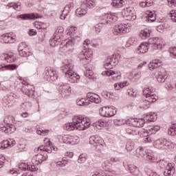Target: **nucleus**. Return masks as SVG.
Segmentation results:
<instances>
[{
    "instance_id": "f257e3e1",
    "label": "nucleus",
    "mask_w": 176,
    "mask_h": 176,
    "mask_svg": "<svg viewBox=\"0 0 176 176\" xmlns=\"http://www.w3.org/2000/svg\"><path fill=\"white\" fill-rule=\"evenodd\" d=\"M91 126V121L90 118L83 116H76L73 117L72 122H67L64 124L63 129L66 131H85Z\"/></svg>"
},
{
    "instance_id": "f03ea898",
    "label": "nucleus",
    "mask_w": 176,
    "mask_h": 176,
    "mask_svg": "<svg viewBox=\"0 0 176 176\" xmlns=\"http://www.w3.org/2000/svg\"><path fill=\"white\" fill-rule=\"evenodd\" d=\"M63 64L62 70L67 80L70 83H79L80 82V76L74 72V62L71 60H65Z\"/></svg>"
},
{
    "instance_id": "7ed1b4c3",
    "label": "nucleus",
    "mask_w": 176,
    "mask_h": 176,
    "mask_svg": "<svg viewBox=\"0 0 176 176\" xmlns=\"http://www.w3.org/2000/svg\"><path fill=\"white\" fill-rule=\"evenodd\" d=\"M153 143H154L155 148L160 151H174L176 148V144L174 142L166 138L158 139Z\"/></svg>"
},
{
    "instance_id": "20e7f679",
    "label": "nucleus",
    "mask_w": 176,
    "mask_h": 176,
    "mask_svg": "<svg viewBox=\"0 0 176 176\" xmlns=\"http://www.w3.org/2000/svg\"><path fill=\"white\" fill-rule=\"evenodd\" d=\"M160 130V126L155 125L150 126L147 130L143 129L140 132V136L143 137V142L147 144L148 142L154 143L156 140L153 138H151V134H155Z\"/></svg>"
},
{
    "instance_id": "39448f33",
    "label": "nucleus",
    "mask_w": 176,
    "mask_h": 176,
    "mask_svg": "<svg viewBox=\"0 0 176 176\" xmlns=\"http://www.w3.org/2000/svg\"><path fill=\"white\" fill-rule=\"evenodd\" d=\"M143 96L145 100L149 104L156 102L159 100V96L155 94V89L152 87H146L143 89Z\"/></svg>"
},
{
    "instance_id": "423d86ee",
    "label": "nucleus",
    "mask_w": 176,
    "mask_h": 176,
    "mask_svg": "<svg viewBox=\"0 0 176 176\" xmlns=\"http://www.w3.org/2000/svg\"><path fill=\"white\" fill-rule=\"evenodd\" d=\"M121 56L119 54H115L109 56L104 61V67L106 69H112L113 67H116L120 61Z\"/></svg>"
},
{
    "instance_id": "0eeeda50",
    "label": "nucleus",
    "mask_w": 176,
    "mask_h": 176,
    "mask_svg": "<svg viewBox=\"0 0 176 176\" xmlns=\"http://www.w3.org/2000/svg\"><path fill=\"white\" fill-rule=\"evenodd\" d=\"M117 112L118 109L113 106H104L99 109V115L102 118H112Z\"/></svg>"
},
{
    "instance_id": "6e6552de",
    "label": "nucleus",
    "mask_w": 176,
    "mask_h": 176,
    "mask_svg": "<svg viewBox=\"0 0 176 176\" xmlns=\"http://www.w3.org/2000/svg\"><path fill=\"white\" fill-rule=\"evenodd\" d=\"M131 30V26L129 23H120L116 25L113 29V34L114 35H123L124 34H129Z\"/></svg>"
},
{
    "instance_id": "1a4fd4ad",
    "label": "nucleus",
    "mask_w": 176,
    "mask_h": 176,
    "mask_svg": "<svg viewBox=\"0 0 176 176\" xmlns=\"http://www.w3.org/2000/svg\"><path fill=\"white\" fill-rule=\"evenodd\" d=\"M60 141L67 145H78L80 142V138L78 135H65L60 138Z\"/></svg>"
},
{
    "instance_id": "9d476101",
    "label": "nucleus",
    "mask_w": 176,
    "mask_h": 176,
    "mask_svg": "<svg viewBox=\"0 0 176 176\" xmlns=\"http://www.w3.org/2000/svg\"><path fill=\"white\" fill-rule=\"evenodd\" d=\"M43 75L45 79H47V80H52V82H54V80H57V79H58V72L54 67H45Z\"/></svg>"
},
{
    "instance_id": "9b49d317",
    "label": "nucleus",
    "mask_w": 176,
    "mask_h": 176,
    "mask_svg": "<svg viewBox=\"0 0 176 176\" xmlns=\"http://www.w3.org/2000/svg\"><path fill=\"white\" fill-rule=\"evenodd\" d=\"M79 57L83 64H89L93 60V50L89 48H83Z\"/></svg>"
},
{
    "instance_id": "f8f14e48",
    "label": "nucleus",
    "mask_w": 176,
    "mask_h": 176,
    "mask_svg": "<svg viewBox=\"0 0 176 176\" xmlns=\"http://www.w3.org/2000/svg\"><path fill=\"white\" fill-rule=\"evenodd\" d=\"M58 91L61 97L65 98V97L71 96L72 89L69 84L62 82L59 85Z\"/></svg>"
},
{
    "instance_id": "ddd939ff",
    "label": "nucleus",
    "mask_w": 176,
    "mask_h": 176,
    "mask_svg": "<svg viewBox=\"0 0 176 176\" xmlns=\"http://www.w3.org/2000/svg\"><path fill=\"white\" fill-rule=\"evenodd\" d=\"M0 41L3 43H14L17 41V36L13 32L6 33L0 36Z\"/></svg>"
},
{
    "instance_id": "4468645a",
    "label": "nucleus",
    "mask_w": 176,
    "mask_h": 176,
    "mask_svg": "<svg viewBox=\"0 0 176 176\" xmlns=\"http://www.w3.org/2000/svg\"><path fill=\"white\" fill-rule=\"evenodd\" d=\"M122 16L124 19L129 21H134L137 19L135 10L132 7H129L122 10Z\"/></svg>"
},
{
    "instance_id": "2eb2a0df",
    "label": "nucleus",
    "mask_w": 176,
    "mask_h": 176,
    "mask_svg": "<svg viewBox=\"0 0 176 176\" xmlns=\"http://www.w3.org/2000/svg\"><path fill=\"white\" fill-rule=\"evenodd\" d=\"M89 143L94 146H99V149H102L105 146V142L98 135H93L89 138Z\"/></svg>"
},
{
    "instance_id": "dca6fc26",
    "label": "nucleus",
    "mask_w": 176,
    "mask_h": 176,
    "mask_svg": "<svg viewBox=\"0 0 176 176\" xmlns=\"http://www.w3.org/2000/svg\"><path fill=\"white\" fill-rule=\"evenodd\" d=\"M44 142H47V144L40 146L38 147V151H43V152H47V153H52V151H57V147L53 146V143H52V141L49 138H45L44 140Z\"/></svg>"
},
{
    "instance_id": "f3484780",
    "label": "nucleus",
    "mask_w": 176,
    "mask_h": 176,
    "mask_svg": "<svg viewBox=\"0 0 176 176\" xmlns=\"http://www.w3.org/2000/svg\"><path fill=\"white\" fill-rule=\"evenodd\" d=\"M77 41H79V36H70V38L68 39V40H66L65 41V46H64V48L65 49H67V50H74V48H72L74 47V45H75V43Z\"/></svg>"
},
{
    "instance_id": "a211bd4d",
    "label": "nucleus",
    "mask_w": 176,
    "mask_h": 176,
    "mask_svg": "<svg viewBox=\"0 0 176 176\" xmlns=\"http://www.w3.org/2000/svg\"><path fill=\"white\" fill-rule=\"evenodd\" d=\"M19 167L20 170H22L23 171H32V173H35L38 170V167H36L35 165H31L28 164L25 162H22L19 164Z\"/></svg>"
},
{
    "instance_id": "6ab92c4d",
    "label": "nucleus",
    "mask_w": 176,
    "mask_h": 176,
    "mask_svg": "<svg viewBox=\"0 0 176 176\" xmlns=\"http://www.w3.org/2000/svg\"><path fill=\"white\" fill-rule=\"evenodd\" d=\"M22 85H24V86L21 89L23 93L29 97L31 96L34 91V87L30 84H27L25 81H23Z\"/></svg>"
},
{
    "instance_id": "aec40b11",
    "label": "nucleus",
    "mask_w": 176,
    "mask_h": 176,
    "mask_svg": "<svg viewBox=\"0 0 176 176\" xmlns=\"http://www.w3.org/2000/svg\"><path fill=\"white\" fill-rule=\"evenodd\" d=\"M87 101L89 102H95V104H100L101 102V98L100 96L94 93H88L87 94Z\"/></svg>"
},
{
    "instance_id": "412c9836",
    "label": "nucleus",
    "mask_w": 176,
    "mask_h": 176,
    "mask_svg": "<svg viewBox=\"0 0 176 176\" xmlns=\"http://www.w3.org/2000/svg\"><path fill=\"white\" fill-rule=\"evenodd\" d=\"M163 65V61L160 59H154L148 64L150 71H155L157 68H160Z\"/></svg>"
},
{
    "instance_id": "4be33fe9",
    "label": "nucleus",
    "mask_w": 176,
    "mask_h": 176,
    "mask_svg": "<svg viewBox=\"0 0 176 176\" xmlns=\"http://www.w3.org/2000/svg\"><path fill=\"white\" fill-rule=\"evenodd\" d=\"M47 160V155L45 153H38L36 155H34L32 160V162H35V164H41L43 162Z\"/></svg>"
},
{
    "instance_id": "5701e85b",
    "label": "nucleus",
    "mask_w": 176,
    "mask_h": 176,
    "mask_svg": "<svg viewBox=\"0 0 176 176\" xmlns=\"http://www.w3.org/2000/svg\"><path fill=\"white\" fill-rule=\"evenodd\" d=\"M74 9V3H70L67 4L63 9L62 14L60 16V20H65L67 19V16L69 14V12Z\"/></svg>"
},
{
    "instance_id": "b1692460",
    "label": "nucleus",
    "mask_w": 176,
    "mask_h": 176,
    "mask_svg": "<svg viewBox=\"0 0 176 176\" xmlns=\"http://www.w3.org/2000/svg\"><path fill=\"white\" fill-rule=\"evenodd\" d=\"M16 17L17 19H21L22 20H34V19L41 18L36 13L22 14L18 15Z\"/></svg>"
},
{
    "instance_id": "393cba45",
    "label": "nucleus",
    "mask_w": 176,
    "mask_h": 176,
    "mask_svg": "<svg viewBox=\"0 0 176 176\" xmlns=\"http://www.w3.org/2000/svg\"><path fill=\"white\" fill-rule=\"evenodd\" d=\"M104 17L107 24L115 23L116 21H118V13L116 12L107 13L104 15Z\"/></svg>"
},
{
    "instance_id": "a878e982",
    "label": "nucleus",
    "mask_w": 176,
    "mask_h": 176,
    "mask_svg": "<svg viewBox=\"0 0 176 176\" xmlns=\"http://www.w3.org/2000/svg\"><path fill=\"white\" fill-rule=\"evenodd\" d=\"M175 174V168L172 163H168L165 168L164 175L165 176H173Z\"/></svg>"
},
{
    "instance_id": "bb28decb",
    "label": "nucleus",
    "mask_w": 176,
    "mask_h": 176,
    "mask_svg": "<svg viewBox=\"0 0 176 176\" xmlns=\"http://www.w3.org/2000/svg\"><path fill=\"white\" fill-rule=\"evenodd\" d=\"M129 124H132L134 127H143L145 124V121L143 119L131 118L129 119Z\"/></svg>"
},
{
    "instance_id": "cd10ccee",
    "label": "nucleus",
    "mask_w": 176,
    "mask_h": 176,
    "mask_svg": "<svg viewBox=\"0 0 176 176\" xmlns=\"http://www.w3.org/2000/svg\"><path fill=\"white\" fill-rule=\"evenodd\" d=\"M0 130L3 133H6V134H12V133H14V131H16V126H14V125L6 124V126H2V124H1Z\"/></svg>"
},
{
    "instance_id": "c85d7f7f",
    "label": "nucleus",
    "mask_w": 176,
    "mask_h": 176,
    "mask_svg": "<svg viewBox=\"0 0 176 176\" xmlns=\"http://www.w3.org/2000/svg\"><path fill=\"white\" fill-rule=\"evenodd\" d=\"M82 5L86 8V9H94L97 6V1L96 0H82Z\"/></svg>"
},
{
    "instance_id": "c756f323",
    "label": "nucleus",
    "mask_w": 176,
    "mask_h": 176,
    "mask_svg": "<svg viewBox=\"0 0 176 176\" xmlns=\"http://www.w3.org/2000/svg\"><path fill=\"white\" fill-rule=\"evenodd\" d=\"M149 43L144 42L142 43L138 47V53H141L142 54H144V53H148V50H149Z\"/></svg>"
},
{
    "instance_id": "7c9ffc66",
    "label": "nucleus",
    "mask_w": 176,
    "mask_h": 176,
    "mask_svg": "<svg viewBox=\"0 0 176 176\" xmlns=\"http://www.w3.org/2000/svg\"><path fill=\"white\" fill-rule=\"evenodd\" d=\"M114 126H124V124H130V119L116 118L113 120Z\"/></svg>"
},
{
    "instance_id": "2f4dec72",
    "label": "nucleus",
    "mask_w": 176,
    "mask_h": 176,
    "mask_svg": "<svg viewBox=\"0 0 176 176\" xmlns=\"http://www.w3.org/2000/svg\"><path fill=\"white\" fill-rule=\"evenodd\" d=\"M76 14L78 16V17H82V16H86L87 14V8L82 4H81V6L76 9Z\"/></svg>"
},
{
    "instance_id": "473e14b6",
    "label": "nucleus",
    "mask_w": 176,
    "mask_h": 176,
    "mask_svg": "<svg viewBox=\"0 0 176 176\" xmlns=\"http://www.w3.org/2000/svg\"><path fill=\"white\" fill-rule=\"evenodd\" d=\"M146 14L147 16H146V21L147 23H154V21H156V15H155V12L152 11H146Z\"/></svg>"
},
{
    "instance_id": "72a5a7b5",
    "label": "nucleus",
    "mask_w": 176,
    "mask_h": 176,
    "mask_svg": "<svg viewBox=\"0 0 176 176\" xmlns=\"http://www.w3.org/2000/svg\"><path fill=\"white\" fill-rule=\"evenodd\" d=\"M155 45L154 47H156L157 50H162L163 47L165 46V43L162 40H159L157 38H154L153 39V43Z\"/></svg>"
},
{
    "instance_id": "f704fd0d",
    "label": "nucleus",
    "mask_w": 176,
    "mask_h": 176,
    "mask_svg": "<svg viewBox=\"0 0 176 176\" xmlns=\"http://www.w3.org/2000/svg\"><path fill=\"white\" fill-rule=\"evenodd\" d=\"M107 126V121L104 120H99L97 122L94 123V127L98 130H102L104 127Z\"/></svg>"
},
{
    "instance_id": "c9c22d12",
    "label": "nucleus",
    "mask_w": 176,
    "mask_h": 176,
    "mask_svg": "<svg viewBox=\"0 0 176 176\" xmlns=\"http://www.w3.org/2000/svg\"><path fill=\"white\" fill-rule=\"evenodd\" d=\"M152 32L151 30L148 28H146L144 30H141L140 33V36L142 39H148L151 36V33Z\"/></svg>"
},
{
    "instance_id": "e433bc0d",
    "label": "nucleus",
    "mask_w": 176,
    "mask_h": 176,
    "mask_svg": "<svg viewBox=\"0 0 176 176\" xmlns=\"http://www.w3.org/2000/svg\"><path fill=\"white\" fill-rule=\"evenodd\" d=\"M3 57L6 61H7V63H14V61H16V58L14 57V55L12 52L3 54Z\"/></svg>"
},
{
    "instance_id": "4c0bfd02",
    "label": "nucleus",
    "mask_w": 176,
    "mask_h": 176,
    "mask_svg": "<svg viewBox=\"0 0 176 176\" xmlns=\"http://www.w3.org/2000/svg\"><path fill=\"white\" fill-rule=\"evenodd\" d=\"M19 66L17 65L12 64V65H0V69L2 71H6V69H9L10 71H13L14 69H17Z\"/></svg>"
},
{
    "instance_id": "58836bf2",
    "label": "nucleus",
    "mask_w": 176,
    "mask_h": 176,
    "mask_svg": "<svg viewBox=\"0 0 176 176\" xmlns=\"http://www.w3.org/2000/svg\"><path fill=\"white\" fill-rule=\"evenodd\" d=\"M144 119L147 122H155L157 120V115L155 113H150L144 116Z\"/></svg>"
},
{
    "instance_id": "ea45409f",
    "label": "nucleus",
    "mask_w": 176,
    "mask_h": 176,
    "mask_svg": "<svg viewBox=\"0 0 176 176\" xmlns=\"http://www.w3.org/2000/svg\"><path fill=\"white\" fill-rule=\"evenodd\" d=\"M156 80L159 83H164L166 82V74L159 72L156 75Z\"/></svg>"
},
{
    "instance_id": "a19ab883",
    "label": "nucleus",
    "mask_w": 176,
    "mask_h": 176,
    "mask_svg": "<svg viewBox=\"0 0 176 176\" xmlns=\"http://www.w3.org/2000/svg\"><path fill=\"white\" fill-rule=\"evenodd\" d=\"M145 155H146V151H145V149L142 147H140L136 150V156L137 157H139V159H142L143 157H145Z\"/></svg>"
},
{
    "instance_id": "79ce46f5",
    "label": "nucleus",
    "mask_w": 176,
    "mask_h": 176,
    "mask_svg": "<svg viewBox=\"0 0 176 176\" xmlns=\"http://www.w3.org/2000/svg\"><path fill=\"white\" fill-rule=\"evenodd\" d=\"M123 3H124V1L123 0H112L111 5L113 8H122Z\"/></svg>"
},
{
    "instance_id": "37998d69",
    "label": "nucleus",
    "mask_w": 176,
    "mask_h": 176,
    "mask_svg": "<svg viewBox=\"0 0 176 176\" xmlns=\"http://www.w3.org/2000/svg\"><path fill=\"white\" fill-rule=\"evenodd\" d=\"M127 134L132 135H137L138 134H140V131L138 129L135 127H130L126 129V130Z\"/></svg>"
},
{
    "instance_id": "c03bdc74",
    "label": "nucleus",
    "mask_w": 176,
    "mask_h": 176,
    "mask_svg": "<svg viewBox=\"0 0 176 176\" xmlns=\"http://www.w3.org/2000/svg\"><path fill=\"white\" fill-rule=\"evenodd\" d=\"M76 104L80 107H83L85 105H89L90 102H87V98H80L76 100Z\"/></svg>"
},
{
    "instance_id": "a18cd8bd",
    "label": "nucleus",
    "mask_w": 176,
    "mask_h": 176,
    "mask_svg": "<svg viewBox=\"0 0 176 176\" xmlns=\"http://www.w3.org/2000/svg\"><path fill=\"white\" fill-rule=\"evenodd\" d=\"M4 123L6 126H13L12 123H14V118L12 116H9L5 118Z\"/></svg>"
},
{
    "instance_id": "49530a36",
    "label": "nucleus",
    "mask_w": 176,
    "mask_h": 176,
    "mask_svg": "<svg viewBox=\"0 0 176 176\" xmlns=\"http://www.w3.org/2000/svg\"><path fill=\"white\" fill-rule=\"evenodd\" d=\"M34 25L38 30H47V25L42 22H34Z\"/></svg>"
},
{
    "instance_id": "de8ad7c7",
    "label": "nucleus",
    "mask_w": 176,
    "mask_h": 176,
    "mask_svg": "<svg viewBox=\"0 0 176 176\" xmlns=\"http://www.w3.org/2000/svg\"><path fill=\"white\" fill-rule=\"evenodd\" d=\"M85 68H87V69L85 72V76L88 78V79H94V73L93 72V70L87 67Z\"/></svg>"
},
{
    "instance_id": "09e8293b",
    "label": "nucleus",
    "mask_w": 176,
    "mask_h": 176,
    "mask_svg": "<svg viewBox=\"0 0 176 176\" xmlns=\"http://www.w3.org/2000/svg\"><path fill=\"white\" fill-rule=\"evenodd\" d=\"M64 32V28L63 26H59L56 28L55 31V36L61 39V36H63V33Z\"/></svg>"
},
{
    "instance_id": "8fccbe9b",
    "label": "nucleus",
    "mask_w": 176,
    "mask_h": 176,
    "mask_svg": "<svg viewBox=\"0 0 176 176\" xmlns=\"http://www.w3.org/2000/svg\"><path fill=\"white\" fill-rule=\"evenodd\" d=\"M168 135H172L173 137H174V135H176V124H175L171 125L168 128Z\"/></svg>"
},
{
    "instance_id": "3c124183",
    "label": "nucleus",
    "mask_w": 176,
    "mask_h": 176,
    "mask_svg": "<svg viewBox=\"0 0 176 176\" xmlns=\"http://www.w3.org/2000/svg\"><path fill=\"white\" fill-rule=\"evenodd\" d=\"M60 41H61V38H58L57 36H55V37L50 41V45L52 47H55V46H57L58 43H60Z\"/></svg>"
},
{
    "instance_id": "603ef678",
    "label": "nucleus",
    "mask_w": 176,
    "mask_h": 176,
    "mask_svg": "<svg viewBox=\"0 0 176 176\" xmlns=\"http://www.w3.org/2000/svg\"><path fill=\"white\" fill-rule=\"evenodd\" d=\"M7 8H8V9H9V8H13V9H14V10H21V6L19 3H10L7 5Z\"/></svg>"
},
{
    "instance_id": "864d4df0",
    "label": "nucleus",
    "mask_w": 176,
    "mask_h": 176,
    "mask_svg": "<svg viewBox=\"0 0 176 176\" xmlns=\"http://www.w3.org/2000/svg\"><path fill=\"white\" fill-rule=\"evenodd\" d=\"M129 74L131 75L129 76V79H140V78H141V74L140 73V72L133 71Z\"/></svg>"
},
{
    "instance_id": "5fc2aeb1",
    "label": "nucleus",
    "mask_w": 176,
    "mask_h": 176,
    "mask_svg": "<svg viewBox=\"0 0 176 176\" xmlns=\"http://www.w3.org/2000/svg\"><path fill=\"white\" fill-rule=\"evenodd\" d=\"M76 31V27L71 26L70 28H67V35H70L71 36H78L75 35Z\"/></svg>"
},
{
    "instance_id": "6e6d98bb",
    "label": "nucleus",
    "mask_w": 176,
    "mask_h": 176,
    "mask_svg": "<svg viewBox=\"0 0 176 176\" xmlns=\"http://www.w3.org/2000/svg\"><path fill=\"white\" fill-rule=\"evenodd\" d=\"M68 163V160L63 158L62 161H58L56 162V167H65Z\"/></svg>"
},
{
    "instance_id": "4d7b16f0",
    "label": "nucleus",
    "mask_w": 176,
    "mask_h": 176,
    "mask_svg": "<svg viewBox=\"0 0 176 176\" xmlns=\"http://www.w3.org/2000/svg\"><path fill=\"white\" fill-rule=\"evenodd\" d=\"M145 172L146 173L147 175H148V176H160L159 174H157V173L153 172V170H152L149 168H146Z\"/></svg>"
},
{
    "instance_id": "13d9d810",
    "label": "nucleus",
    "mask_w": 176,
    "mask_h": 176,
    "mask_svg": "<svg viewBox=\"0 0 176 176\" xmlns=\"http://www.w3.org/2000/svg\"><path fill=\"white\" fill-rule=\"evenodd\" d=\"M129 170L131 174H133V175H137V172L138 170H137V167H135L134 165H129Z\"/></svg>"
},
{
    "instance_id": "bf43d9fd",
    "label": "nucleus",
    "mask_w": 176,
    "mask_h": 176,
    "mask_svg": "<svg viewBox=\"0 0 176 176\" xmlns=\"http://www.w3.org/2000/svg\"><path fill=\"white\" fill-rule=\"evenodd\" d=\"M8 174H11L12 175L17 176L20 174V170L16 168H11L8 170Z\"/></svg>"
},
{
    "instance_id": "052dcab7",
    "label": "nucleus",
    "mask_w": 176,
    "mask_h": 176,
    "mask_svg": "<svg viewBox=\"0 0 176 176\" xmlns=\"http://www.w3.org/2000/svg\"><path fill=\"white\" fill-rule=\"evenodd\" d=\"M50 130L49 129H46V130H37L36 133L38 135H43V137H45V135H47L50 133Z\"/></svg>"
},
{
    "instance_id": "680f3d73",
    "label": "nucleus",
    "mask_w": 176,
    "mask_h": 176,
    "mask_svg": "<svg viewBox=\"0 0 176 176\" xmlns=\"http://www.w3.org/2000/svg\"><path fill=\"white\" fill-rule=\"evenodd\" d=\"M169 16L170 17V20L173 22V23H176V10H173L172 11H170Z\"/></svg>"
},
{
    "instance_id": "e2e57ef3",
    "label": "nucleus",
    "mask_w": 176,
    "mask_h": 176,
    "mask_svg": "<svg viewBox=\"0 0 176 176\" xmlns=\"http://www.w3.org/2000/svg\"><path fill=\"white\" fill-rule=\"evenodd\" d=\"M6 148H9L8 140H3L0 143V149L3 150L6 149Z\"/></svg>"
},
{
    "instance_id": "0e129e2a",
    "label": "nucleus",
    "mask_w": 176,
    "mask_h": 176,
    "mask_svg": "<svg viewBox=\"0 0 176 176\" xmlns=\"http://www.w3.org/2000/svg\"><path fill=\"white\" fill-rule=\"evenodd\" d=\"M102 75L104 76H113V75H115V72H113V70H107L103 72Z\"/></svg>"
},
{
    "instance_id": "69168bd1",
    "label": "nucleus",
    "mask_w": 176,
    "mask_h": 176,
    "mask_svg": "<svg viewBox=\"0 0 176 176\" xmlns=\"http://www.w3.org/2000/svg\"><path fill=\"white\" fill-rule=\"evenodd\" d=\"M102 30V23H98L95 25V31L97 34H100Z\"/></svg>"
},
{
    "instance_id": "338daca9",
    "label": "nucleus",
    "mask_w": 176,
    "mask_h": 176,
    "mask_svg": "<svg viewBox=\"0 0 176 176\" xmlns=\"http://www.w3.org/2000/svg\"><path fill=\"white\" fill-rule=\"evenodd\" d=\"M85 162H86V155L81 154L78 159V162L82 164L85 163Z\"/></svg>"
},
{
    "instance_id": "774afa93",
    "label": "nucleus",
    "mask_w": 176,
    "mask_h": 176,
    "mask_svg": "<svg viewBox=\"0 0 176 176\" xmlns=\"http://www.w3.org/2000/svg\"><path fill=\"white\" fill-rule=\"evenodd\" d=\"M27 50V44L25 43H21L19 44V46L18 47V52H22V50Z\"/></svg>"
}]
</instances>
